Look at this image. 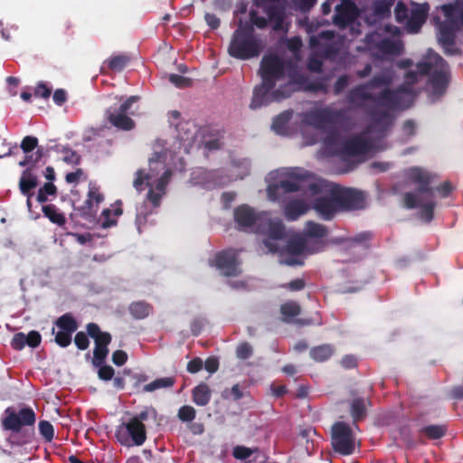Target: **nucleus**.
<instances>
[{
    "mask_svg": "<svg viewBox=\"0 0 463 463\" xmlns=\"http://www.w3.org/2000/svg\"><path fill=\"white\" fill-rule=\"evenodd\" d=\"M292 112L286 110L276 116L272 121L271 128L277 133H281L286 129L288 123L291 119Z\"/></svg>",
    "mask_w": 463,
    "mask_h": 463,
    "instance_id": "obj_40",
    "label": "nucleus"
},
{
    "mask_svg": "<svg viewBox=\"0 0 463 463\" xmlns=\"http://www.w3.org/2000/svg\"><path fill=\"white\" fill-rule=\"evenodd\" d=\"M420 431L430 439H439L445 436L447 428L445 425H429L423 427Z\"/></svg>",
    "mask_w": 463,
    "mask_h": 463,
    "instance_id": "obj_42",
    "label": "nucleus"
},
{
    "mask_svg": "<svg viewBox=\"0 0 463 463\" xmlns=\"http://www.w3.org/2000/svg\"><path fill=\"white\" fill-rule=\"evenodd\" d=\"M35 154H36V159H33V155H26L24 159L19 163V165H21V166L34 165L44 156L43 149L42 147H38Z\"/></svg>",
    "mask_w": 463,
    "mask_h": 463,
    "instance_id": "obj_57",
    "label": "nucleus"
},
{
    "mask_svg": "<svg viewBox=\"0 0 463 463\" xmlns=\"http://www.w3.org/2000/svg\"><path fill=\"white\" fill-rule=\"evenodd\" d=\"M304 233L309 238H324L327 234V229L323 224L308 221L306 223Z\"/></svg>",
    "mask_w": 463,
    "mask_h": 463,
    "instance_id": "obj_38",
    "label": "nucleus"
},
{
    "mask_svg": "<svg viewBox=\"0 0 463 463\" xmlns=\"http://www.w3.org/2000/svg\"><path fill=\"white\" fill-rule=\"evenodd\" d=\"M371 405L369 399L364 397H356L353 399L350 404V414L354 421H359L365 418L367 413V406Z\"/></svg>",
    "mask_w": 463,
    "mask_h": 463,
    "instance_id": "obj_27",
    "label": "nucleus"
},
{
    "mask_svg": "<svg viewBox=\"0 0 463 463\" xmlns=\"http://www.w3.org/2000/svg\"><path fill=\"white\" fill-rule=\"evenodd\" d=\"M39 431L46 442H51L54 437L53 426L48 420L39 422Z\"/></svg>",
    "mask_w": 463,
    "mask_h": 463,
    "instance_id": "obj_51",
    "label": "nucleus"
},
{
    "mask_svg": "<svg viewBox=\"0 0 463 463\" xmlns=\"http://www.w3.org/2000/svg\"><path fill=\"white\" fill-rule=\"evenodd\" d=\"M88 335L94 339L95 345L108 346L111 342V335L102 332L96 323H89L86 326Z\"/></svg>",
    "mask_w": 463,
    "mask_h": 463,
    "instance_id": "obj_29",
    "label": "nucleus"
},
{
    "mask_svg": "<svg viewBox=\"0 0 463 463\" xmlns=\"http://www.w3.org/2000/svg\"><path fill=\"white\" fill-rule=\"evenodd\" d=\"M259 452V448H248L237 445L232 449V457L239 460H245L251 457L254 453Z\"/></svg>",
    "mask_w": 463,
    "mask_h": 463,
    "instance_id": "obj_45",
    "label": "nucleus"
},
{
    "mask_svg": "<svg viewBox=\"0 0 463 463\" xmlns=\"http://www.w3.org/2000/svg\"><path fill=\"white\" fill-rule=\"evenodd\" d=\"M234 221L240 229H246L260 223L262 216L248 204H241L234 210Z\"/></svg>",
    "mask_w": 463,
    "mask_h": 463,
    "instance_id": "obj_20",
    "label": "nucleus"
},
{
    "mask_svg": "<svg viewBox=\"0 0 463 463\" xmlns=\"http://www.w3.org/2000/svg\"><path fill=\"white\" fill-rule=\"evenodd\" d=\"M313 435H317V431L313 428L304 429L299 433V442L305 446L307 455H311L316 448L315 441L312 439Z\"/></svg>",
    "mask_w": 463,
    "mask_h": 463,
    "instance_id": "obj_36",
    "label": "nucleus"
},
{
    "mask_svg": "<svg viewBox=\"0 0 463 463\" xmlns=\"http://www.w3.org/2000/svg\"><path fill=\"white\" fill-rule=\"evenodd\" d=\"M56 150L63 154L62 160L69 165H79L80 162V156L71 148L68 146H62L59 149V146H56Z\"/></svg>",
    "mask_w": 463,
    "mask_h": 463,
    "instance_id": "obj_46",
    "label": "nucleus"
},
{
    "mask_svg": "<svg viewBox=\"0 0 463 463\" xmlns=\"http://www.w3.org/2000/svg\"><path fill=\"white\" fill-rule=\"evenodd\" d=\"M371 144L367 139L355 136L345 143L343 151L345 154L354 156L364 155L369 152Z\"/></svg>",
    "mask_w": 463,
    "mask_h": 463,
    "instance_id": "obj_23",
    "label": "nucleus"
},
{
    "mask_svg": "<svg viewBox=\"0 0 463 463\" xmlns=\"http://www.w3.org/2000/svg\"><path fill=\"white\" fill-rule=\"evenodd\" d=\"M104 200V196L99 193V188L92 186L88 192V197L80 206L73 205L74 211L86 219L90 220L97 213L99 204Z\"/></svg>",
    "mask_w": 463,
    "mask_h": 463,
    "instance_id": "obj_17",
    "label": "nucleus"
},
{
    "mask_svg": "<svg viewBox=\"0 0 463 463\" xmlns=\"http://www.w3.org/2000/svg\"><path fill=\"white\" fill-rule=\"evenodd\" d=\"M252 353V347L248 342L240 344L236 348V356L241 360H246L250 358Z\"/></svg>",
    "mask_w": 463,
    "mask_h": 463,
    "instance_id": "obj_55",
    "label": "nucleus"
},
{
    "mask_svg": "<svg viewBox=\"0 0 463 463\" xmlns=\"http://www.w3.org/2000/svg\"><path fill=\"white\" fill-rule=\"evenodd\" d=\"M138 99L137 96L128 98L118 108H109L106 110L108 121L115 128L122 130H131L135 127V122L128 117L129 109Z\"/></svg>",
    "mask_w": 463,
    "mask_h": 463,
    "instance_id": "obj_10",
    "label": "nucleus"
},
{
    "mask_svg": "<svg viewBox=\"0 0 463 463\" xmlns=\"http://www.w3.org/2000/svg\"><path fill=\"white\" fill-rule=\"evenodd\" d=\"M196 411L190 405H183L177 412L178 419L183 422H191L195 419Z\"/></svg>",
    "mask_w": 463,
    "mask_h": 463,
    "instance_id": "obj_50",
    "label": "nucleus"
},
{
    "mask_svg": "<svg viewBox=\"0 0 463 463\" xmlns=\"http://www.w3.org/2000/svg\"><path fill=\"white\" fill-rule=\"evenodd\" d=\"M392 83V75L390 72H382L374 75L370 80L365 82L370 90L376 88L390 89L389 86Z\"/></svg>",
    "mask_w": 463,
    "mask_h": 463,
    "instance_id": "obj_33",
    "label": "nucleus"
},
{
    "mask_svg": "<svg viewBox=\"0 0 463 463\" xmlns=\"http://www.w3.org/2000/svg\"><path fill=\"white\" fill-rule=\"evenodd\" d=\"M71 335L72 333H68L67 331H59L55 335V342L61 347H67L71 343Z\"/></svg>",
    "mask_w": 463,
    "mask_h": 463,
    "instance_id": "obj_59",
    "label": "nucleus"
},
{
    "mask_svg": "<svg viewBox=\"0 0 463 463\" xmlns=\"http://www.w3.org/2000/svg\"><path fill=\"white\" fill-rule=\"evenodd\" d=\"M35 154H36V159H33V155H26L24 159L19 163V165H21V166L34 165L44 156L43 149L42 147H38Z\"/></svg>",
    "mask_w": 463,
    "mask_h": 463,
    "instance_id": "obj_58",
    "label": "nucleus"
},
{
    "mask_svg": "<svg viewBox=\"0 0 463 463\" xmlns=\"http://www.w3.org/2000/svg\"><path fill=\"white\" fill-rule=\"evenodd\" d=\"M130 57L127 54H117L106 60L105 63L112 71H121L129 63Z\"/></svg>",
    "mask_w": 463,
    "mask_h": 463,
    "instance_id": "obj_34",
    "label": "nucleus"
},
{
    "mask_svg": "<svg viewBox=\"0 0 463 463\" xmlns=\"http://www.w3.org/2000/svg\"><path fill=\"white\" fill-rule=\"evenodd\" d=\"M26 345L32 348H35L40 345L42 341L41 334L38 331L32 330L25 335Z\"/></svg>",
    "mask_w": 463,
    "mask_h": 463,
    "instance_id": "obj_62",
    "label": "nucleus"
},
{
    "mask_svg": "<svg viewBox=\"0 0 463 463\" xmlns=\"http://www.w3.org/2000/svg\"><path fill=\"white\" fill-rule=\"evenodd\" d=\"M436 59L437 68L430 74V82L433 94L441 96L445 93L449 82V67L440 55H437Z\"/></svg>",
    "mask_w": 463,
    "mask_h": 463,
    "instance_id": "obj_15",
    "label": "nucleus"
},
{
    "mask_svg": "<svg viewBox=\"0 0 463 463\" xmlns=\"http://www.w3.org/2000/svg\"><path fill=\"white\" fill-rule=\"evenodd\" d=\"M311 207L324 221H331L340 210L339 204L333 194V188L329 196H319L314 199Z\"/></svg>",
    "mask_w": 463,
    "mask_h": 463,
    "instance_id": "obj_16",
    "label": "nucleus"
},
{
    "mask_svg": "<svg viewBox=\"0 0 463 463\" xmlns=\"http://www.w3.org/2000/svg\"><path fill=\"white\" fill-rule=\"evenodd\" d=\"M262 51L260 41L254 35L251 24H240L234 31L228 47L231 57L246 61L258 57Z\"/></svg>",
    "mask_w": 463,
    "mask_h": 463,
    "instance_id": "obj_3",
    "label": "nucleus"
},
{
    "mask_svg": "<svg viewBox=\"0 0 463 463\" xmlns=\"http://www.w3.org/2000/svg\"><path fill=\"white\" fill-rule=\"evenodd\" d=\"M37 185V177L32 173V168L28 167L22 174V176L19 181V189L24 195L31 197L33 195V193H31V191L34 189Z\"/></svg>",
    "mask_w": 463,
    "mask_h": 463,
    "instance_id": "obj_28",
    "label": "nucleus"
},
{
    "mask_svg": "<svg viewBox=\"0 0 463 463\" xmlns=\"http://www.w3.org/2000/svg\"><path fill=\"white\" fill-rule=\"evenodd\" d=\"M123 213L121 201H117L111 204L110 208H106L101 212L100 225L102 228L107 229L117 225V218Z\"/></svg>",
    "mask_w": 463,
    "mask_h": 463,
    "instance_id": "obj_24",
    "label": "nucleus"
},
{
    "mask_svg": "<svg viewBox=\"0 0 463 463\" xmlns=\"http://www.w3.org/2000/svg\"><path fill=\"white\" fill-rule=\"evenodd\" d=\"M446 19L439 26L438 40L447 55H455L460 52L456 46V33L459 30L458 21L450 13L453 11L451 5L442 7Z\"/></svg>",
    "mask_w": 463,
    "mask_h": 463,
    "instance_id": "obj_5",
    "label": "nucleus"
},
{
    "mask_svg": "<svg viewBox=\"0 0 463 463\" xmlns=\"http://www.w3.org/2000/svg\"><path fill=\"white\" fill-rule=\"evenodd\" d=\"M115 436L123 446H142L146 439V429L145 423L129 419L116 430Z\"/></svg>",
    "mask_w": 463,
    "mask_h": 463,
    "instance_id": "obj_8",
    "label": "nucleus"
},
{
    "mask_svg": "<svg viewBox=\"0 0 463 463\" xmlns=\"http://www.w3.org/2000/svg\"><path fill=\"white\" fill-rule=\"evenodd\" d=\"M409 178L415 184L431 182L432 175L420 167H412L409 170Z\"/></svg>",
    "mask_w": 463,
    "mask_h": 463,
    "instance_id": "obj_43",
    "label": "nucleus"
},
{
    "mask_svg": "<svg viewBox=\"0 0 463 463\" xmlns=\"http://www.w3.org/2000/svg\"><path fill=\"white\" fill-rule=\"evenodd\" d=\"M192 397L196 405L205 406L211 400L212 392L206 383H201L193 389Z\"/></svg>",
    "mask_w": 463,
    "mask_h": 463,
    "instance_id": "obj_30",
    "label": "nucleus"
},
{
    "mask_svg": "<svg viewBox=\"0 0 463 463\" xmlns=\"http://www.w3.org/2000/svg\"><path fill=\"white\" fill-rule=\"evenodd\" d=\"M332 447L341 455H351L355 449V439L351 427L343 421H337L331 430Z\"/></svg>",
    "mask_w": 463,
    "mask_h": 463,
    "instance_id": "obj_9",
    "label": "nucleus"
},
{
    "mask_svg": "<svg viewBox=\"0 0 463 463\" xmlns=\"http://www.w3.org/2000/svg\"><path fill=\"white\" fill-rule=\"evenodd\" d=\"M169 80L175 87L180 89L191 87L193 84L192 79L178 74H170Z\"/></svg>",
    "mask_w": 463,
    "mask_h": 463,
    "instance_id": "obj_53",
    "label": "nucleus"
},
{
    "mask_svg": "<svg viewBox=\"0 0 463 463\" xmlns=\"http://www.w3.org/2000/svg\"><path fill=\"white\" fill-rule=\"evenodd\" d=\"M334 354V347L329 344L320 345L311 348L310 357L316 362H325Z\"/></svg>",
    "mask_w": 463,
    "mask_h": 463,
    "instance_id": "obj_32",
    "label": "nucleus"
},
{
    "mask_svg": "<svg viewBox=\"0 0 463 463\" xmlns=\"http://www.w3.org/2000/svg\"><path fill=\"white\" fill-rule=\"evenodd\" d=\"M210 266L215 267L225 277L240 275L239 261L232 250L217 252L214 259L209 261Z\"/></svg>",
    "mask_w": 463,
    "mask_h": 463,
    "instance_id": "obj_12",
    "label": "nucleus"
},
{
    "mask_svg": "<svg viewBox=\"0 0 463 463\" xmlns=\"http://www.w3.org/2000/svg\"><path fill=\"white\" fill-rule=\"evenodd\" d=\"M268 235V238L262 241V244L269 252H277L279 250L278 244L273 241L281 240L285 235V227L280 221L268 220L267 229L261 230Z\"/></svg>",
    "mask_w": 463,
    "mask_h": 463,
    "instance_id": "obj_19",
    "label": "nucleus"
},
{
    "mask_svg": "<svg viewBox=\"0 0 463 463\" xmlns=\"http://www.w3.org/2000/svg\"><path fill=\"white\" fill-rule=\"evenodd\" d=\"M115 374V370L110 365H99V369L98 371V376L102 381H109L112 380Z\"/></svg>",
    "mask_w": 463,
    "mask_h": 463,
    "instance_id": "obj_60",
    "label": "nucleus"
},
{
    "mask_svg": "<svg viewBox=\"0 0 463 463\" xmlns=\"http://www.w3.org/2000/svg\"><path fill=\"white\" fill-rule=\"evenodd\" d=\"M258 75L261 82L253 90L250 104L251 109L290 98L297 90L296 85L307 81V78L299 72L297 61L274 52L262 56Z\"/></svg>",
    "mask_w": 463,
    "mask_h": 463,
    "instance_id": "obj_1",
    "label": "nucleus"
},
{
    "mask_svg": "<svg viewBox=\"0 0 463 463\" xmlns=\"http://www.w3.org/2000/svg\"><path fill=\"white\" fill-rule=\"evenodd\" d=\"M369 90L365 83L359 84L347 92L346 99L354 107L364 109L375 123L391 122V111L405 109L410 106V97L404 86L395 90L383 89L378 94Z\"/></svg>",
    "mask_w": 463,
    "mask_h": 463,
    "instance_id": "obj_2",
    "label": "nucleus"
},
{
    "mask_svg": "<svg viewBox=\"0 0 463 463\" xmlns=\"http://www.w3.org/2000/svg\"><path fill=\"white\" fill-rule=\"evenodd\" d=\"M26 345L25 335L24 333H16L11 340V346L17 351L24 348Z\"/></svg>",
    "mask_w": 463,
    "mask_h": 463,
    "instance_id": "obj_64",
    "label": "nucleus"
},
{
    "mask_svg": "<svg viewBox=\"0 0 463 463\" xmlns=\"http://www.w3.org/2000/svg\"><path fill=\"white\" fill-rule=\"evenodd\" d=\"M435 205L436 203L433 200H430L426 203H420V210L419 213L420 218L425 222H430V221H432L434 216Z\"/></svg>",
    "mask_w": 463,
    "mask_h": 463,
    "instance_id": "obj_47",
    "label": "nucleus"
},
{
    "mask_svg": "<svg viewBox=\"0 0 463 463\" xmlns=\"http://www.w3.org/2000/svg\"><path fill=\"white\" fill-rule=\"evenodd\" d=\"M167 158V149L164 146L159 150L155 149L152 156L148 159L149 173L151 177L156 176L160 171L165 168V162Z\"/></svg>",
    "mask_w": 463,
    "mask_h": 463,
    "instance_id": "obj_25",
    "label": "nucleus"
},
{
    "mask_svg": "<svg viewBox=\"0 0 463 463\" xmlns=\"http://www.w3.org/2000/svg\"><path fill=\"white\" fill-rule=\"evenodd\" d=\"M177 138L180 141L193 140L194 132L193 131V124L189 121L180 122L176 125Z\"/></svg>",
    "mask_w": 463,
    "mask_h": 463,
    "instance_id": "obj_41",
    "label": "nucleus"
},
{
    "mask_svg": "<svg viewBox=\"0 0 463 463\" xmlns=\"http://www.w3.org/2000/svg\"><path fill=\"white\" fill-rule=\"evenodd\" d=\"M300 306L294 301H289L280 306V312L286 317H295L300 314Z\"/></svg>",
    "mask_w": 463,
    "mask_h": 463,
    "instance_id": "obj_49",
    "label": "nucleus"
},
{
    "mask_svg": "<svg viewBox=\"0 0 463 463\" xmlns=\"http://www.w3.org/2000/svg\"><path fill=\"white\" fill-rule=\"evenodd\" d=\"M339 117V111L323 108L306 112L303 115L302 121L317 129H324L326 125L335 123Z\"/></svg>",
    "mask_w": 463,
    "mask_h": 463,
    "instance_id": "obj_14",
    "label": "nucleus"
},
{
    "mask_svg": "<svg viewBox=\"0 0 463 463\" xmlns=\"http://www.w3.org/2000/svg\"><path fill=\"white\" fill-rule=\"evenodd\" d=\"M55 325L61 330L67 331L68 333H74L78 329V323L71 313H65L61 316L55 321Z\"/></svg>",
    "mask_w": 463,
    "mask_h": 463,
    "instance_id": "obj_37",
    "label": "nucleus"
},
{
    "mask_svg": "<svg viewBox=\"0 0 463 463\" xmlns=\"http://www.w3.org/2000/svg\"><path fill=\"white\" fill-rule=\"evenodd\" d=\"M174 384L175 379L173 377L158 378L146 384L143 388V391L146 392H151L160 388L172 387Z\"/></svg>",
    "mask_w": 463,
    "mask_h": 463,
    "instance_id": "obj_44",
    "label": "nucleus"
},
{
    "mask_svg": "<svg viewBox=\"0 0 463 463\" xmlns=\"http://www.w3.org/2000/svg\"><path fill=\"white\" fill-rule=\"evenodd\" d=\"M377 50L383 55L399 56L403 52V43L401 40L384 38L377 45Z\"/></svg>",
    "mask_w": 463,
    "mask_h": 463,
    "instance_id": "obj_26",
    "label": "nucleus"
},
{
    "mask_svg": "<svg viewBox=\"0 0 463 463\" xmlns=\"http://www.w3.org/2000/svg\"><path fill=\"white\" fill-rule=\"evenodd\" d=\"M306 249V242L302 238L290 239L283 252L282 262L288 266L303 265L304 261L300 259Z\"/></svg>",
    "mask_w": 463,
    "mask_h": 463,
    "instance_id": "obj_18",
    "label": "nucleus"
},
{
    "mask_svg": "<svg viewBox=\"0 0 463 463\" xmlns=\"http://www.w3.org/2000/svg\"><path fill=\"white\" fill-rule=\"evenodd\" d=\"M56 194V186L52 182H48L45 183L43 186L39 189L36 199L38 203H43L48 200V195H55Z\"/></svg>",
    "mask_w": 463,
    "mask_h": 463,
    "instance_id": "obj_48",
    "label": "nucleus"
},
{
    "mask_svg": "<svg viewBox=\"0 0 463 463\" xmlns=\"http://www.w3.org/2000/svg\"><path fill=\"white\" fill-rule=\"evenodd\" d=\"M129 314L133 318L140 320L147 317L153 311L151 304L146 301H135L132 302L128 307Z\"/></svg>",
    "mask_w": 463,
    "mask_h": 463,
    "instance_id": "obj_31",
    "label": "nucleus"
},
{
    "mask_svg": "<svg viewBox=\"0 0 463 463\" xmlns=\"http://www.w3.org/2000/svg\"><path fill=\"white\" fill-rule=\"evenodd\" d=\"M451 8L453 11L450 13L453 17L458 21L460 26H463V0H456L455 4L451 5Z\"/></svg>",
    "mask_w": 463,
    "mask_h": 463,
    "instance_id": "obj_61",
    "label": "nucleus"
},
{
    "mask_svg": "<svg viewBox=\"0 0 463 463\" xmlns=\"http://www.w3.org/2000/svg\"><path fill=\"white\" fill-rule=\"evenodd\" d=\"M360 11L352 0H341L335 6L333 23L338 29H345L358 18Z\"/></svg>",
    "mask_w": 463,
    "mask_h": 463,
    "instance_id": "obj_13",
    "label": "nucleus"
},
{
    "mask_svg": "<svg viewBox=\"0 0 463 463\" xmlns=\"http://www.w3.org/2000/svg\"><path fill=\"white\" fill-rule=\"evenodd\" d=\"M38 146V139L35 137L26 136L21 143V149L24 154H29Z\"/></svg>",
    "mask_w": 463,
    "mask_h": 463,
    "instance_id": "obj_54",
    "label": "nucleus"
},
{
    "mask_svg": "<svg viewBox=\"0 0 463 463\" xmlns=\"http://www.w3.org/2000/svg\"><path fill=\"white\" fill-rule=\"evenodd\" d=\"M263 11L267 14L268 19L260 16L256 10L250 12V19L253 25L257 26L259 29H264L268 26L269 21L275 32L288 31V25L284 23L286 13L283 5L277 4L266 5L263 6Z\"/></svg>",
    "mask_w": 463,
    "mask_h": 463,
    "instance_id": "obj_6",
    "label": "nucleus"
},
{
    "mask_svg": "<svg viewBox=\"0 0 463 463\" xmlns=\"http://www.w3.org/2000/svg\"><path fill=\"white\" fill-rule=\"evenodd\" d=\"M437 55L438 54L435 53L434 55L430 56L428 60L418 62L416 64V68H417L416 71L420 76L429 75L430 72L432 73V71L435 70V68H437V64H438V61L436 59Z\"/></svg>",
    "mask_w": 463,
    "mask_h": 463,
    "instance_id": "obj_39",
    "label": "nucleus"
},
{
    "mask_svg": "<svg viewBox=\"0 0 463 463\" xmlns=\"http://www.w3.org/2000/svg\"><path fill=\"white\" fill-rule=\"evenodd\" d=\"M109 354L108 346L95 345L93 352V364L95 366H99L102 364Z\"/></svg>",
    "mask_w": 463,
    "mask_h": 463,
    "instance_id": "obj_52",
    "label": "nucleus"
},
{
    "mask_svg": "<svg viewBox=\"0 0 463 463\" xmlns=\"http://www.w3.org/2000/svg\"><path fill=\"white\" fill-rule=\"evenodd\" d=\"M421 203V199L413 193L404 194V204L408 209H414Z\"/></svg>",
    "mask_w": 463,
    "mask_h": 463,
    "instance_id": "obj_63",
    "label": "nucleus"
},
{
    "mask_svg": "<svg viewBox=\"0 0 463 463\" xmlns=\"http://www.w3.org/2000/svg\"><path fill=\"white\" fill-rule=\"evenodd\" d=\"M311 208V205L304 199L289 200L284 206V215L288 221H296L304 215Z\"/></svg>",
    "mask_w": 463,
    "mask_h": 463,
    "instance_id": "obj_22",
    "label": "nucleus"
},
{
    "mask_svg": "<svg viewBox=\"0 0 463 463\" xmlns=\"http://www.w3.org/2000/svg\"><path fill=\"white\" fill-rule=\"evenodd\" d=\"M35 421L36 415L32 408L24 407L16 411L13 407H8L5 410L1 425L4 430L18 433L23 427L33 426Z\"/></svg>",
    "mask_w": 463,
    "mask_h": 463,
    "instance_id": "obj_7",
    "label": "nucleus"
},
{
    "mask_svg": "<svg viewBox=\"0 0 463 463\" xmlns=\"http://www.w3.org/2000/svg\"><path fill=\"white\" fill-rule=\"evenodd\" d=\"M429 9L430 8L428 4L413 5L408 15L406 24L408 32L412 33H417L420 32L421 26L426 22Z\"/></svg>",
    "mask_w": 463,
    "mask_h": 463,
    "instance_id": "obj_21",
    "label": "nucleus"
},
{
    "mask_svg": "<svg viewBox=\"0 0 463 463\" xmlns=\"http://www.w3.org/2000/svg\"><path fill=\"white\" fill-rule=\"evenodd\" d=\"M171 176H172V170L165 169L163 175L160 176V178L157 180V182L156 184V191L165 193V188L171 179Z\"/></svg>",
    "mask_w": 463,
    "mask_h": 463,
    "instance_id": "obj_56",
    "label": "nucleus"
},
{
    "mask_svg": "<svg viewBox=\"0 0 463 463\" xmlns=\"http://www.w3.org/2000/svg\"><path fill=\"white\" fill-rule=\"evenodd\" d=\"M333 194L340 210H357L364 207V195L354 188L333 187Z\"/></svg>",
    "mask_w": 463,
    "mask_h": 463,
    "instance_id": "obj_11",
    "label": "nucleus"
},
{
    "mask_svg": "<svg viewBox=\"0 0 463 463\" xmlns=\"http://www.w3.org/2000/svg\"><path fill=\"white\" fill-rule=\"evenodd\" d=\"M282 175L286 178L269 184L267 187V194L271 201H279L286 194L299 191L301 189L300 182L310 176L307 171L298 167L288 168Z\"/></svg>",
    "mask_w": 463,
    "mask_h": 463,
    "instance_id": "obj_4",
    "label": "nucleus"
},
{
    "mask_svg": "<svg viewBox=\"0 0 463 463\" xmlns=\"http://www.w3.org/2000/svg\"><path fill=\"white\" fill-rule=\"evenodd\" d=\"M43 213L52 223L63 226L66 223V218L63 213L58 212L54 204H46L43 206Z\"/></svg>",
    "mask_w": 463,
    "mask_h": 463,
    "instance_id": "obj_35",
    "label": "nucleus"
}]
</instances>
